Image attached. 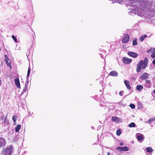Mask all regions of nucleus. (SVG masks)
I'll list each match as a JSON object with an SVG mask.
<instances>
[{"label": "nucleus", "instance_id": "obj_1", "mask_svg": "<svg viewBox=\"0 0 155 155\" xmlns=\"http://www.w3.org/2000/svg\"><path fill=\"white\" fill-rule=\"evenodd\" d=\"M148 62V60L147 58H145L143 60L140 61L137 65L136 69L137 72L139 73L141 70L145 69L147 66Z\"/></svg>", "mask_w": 155, "mask_h": 155}, {"label": "nucleus", "instance_id": "obj_2", "mask_svg": "<svg viewBox=\"0 0 155 155\" xmlns=\"http://www.w3.org/2000/svg\"><path fill=\"white\" fill-rule=\"evenodd\" d=\"M13 151V147L11 146L3 148L2 153L4 155H11Z\"/></svg>", "mask_w": 155, "mask_h": 155}, {"label": "nucleus", "instance_id": "obj_3", "mask_svg": "<svg viewBox=\"0 0 155 155\" xmlns=\"http://www.w3.org/2000/svg\"><path fill=\"white\" fill-rule=\"evenodd\" d=\"M136 136L139 142H141L143 141L144 137L143 134L138 133L136 134Z\"/></svg>", "mask_w": 155, "mask_h": 155}, {"label": "nucleus", "instance_id": "obj_4", "mask_svg": "<svg viewBox=\"0 0 155 155\" xmlns=\"http://www.w3.org/2000/svg\"><path fill=\"white\" fill-rule=\"evenodd\" d=\"M134 12L135 14H137L138 15H140L141 16H143L144 14L143 13L144 11L142 10L141 8H138L137 9L134 10Z\"/></svg>", "mask_w": 155, "mask_h": 155}, {"label": "nucleus", "instance_id": "obj_5", "mask_svg": "<svg viewBox=\"0 0 155 155\" xmlns=\"http://www.w3.org/2000/svg\"><path fill=\"white\" fill-rule=\"evenodd\" d=\"M148 53H151V56L152 58L155 57V48H152L147 51Z\"/></svg>", "mask_w": 155, "mask_h": 155}, {"label": "nucleus", "instance_id": "obj_6", "mask_svg": "<svg viewBox=\"0 0 155 155\" xmlns=\"http://www.w3.org/2000/svg\"><path fill=\"white\" fill-rule=\"evenodd\" d=\"M130 37L127 34H125L124 35L123 38L122 40V41L124 43H127L129 40Z\"/></svg>", "mask_w": 155, "mask_h": 155}, {"label": "nucleus", "instance_id": "obj_7", "mask_svg": "<svg viewBox=\"0 0 155 155\" xmlns=\"http://www.w3.org/2000/svg\"><path fill=\"white\" fill-rule=\"evenodd\" d=\"M112 120L117 123H119L122 122L121 119L119 118L116 117H112Z\"/></svg>", "mask_w": 155, "mask_h": 155}, {"label": "nucleus", "instance_id": "obj_8", "mask_svg": "<svg viewBox=\"0 0 155 155\" xmlns=\"http://www.w3.org/2000/svg\"><path fill=\"white\" fill-rule=\"evenodd\" d=\"M123 62L125 64H129L132 61V60L126 57H124L122 60Z\"/></svg>", "mask_w": 155, "mask_h": 155}, {"label": "nucleus", "instance_id": "obj_9", "mask_svg": "<svg viewBox=\"0 0 155 155\" xmlns=\"http://www.w3.org/2000/svg\"><path fill=\"white\" fill-rule=\"evenodd\" d=\"M149 76V74H148L145 72L141 76L140 78L142 80H144L148 78Z\"/></svg>", "mask_w": 155, "mask_h": 155}, {"label": "nucleus", "instance_id": "obj_10", "mask_svg": "<svg viewBox=\"0 0 155 155\" xmlns=\"http://www.w3.org/2000/svg\"><path fill=\"white\" fill-rule=\"evenodd\" d=\"M117 150H119L120 151H128L129 150V148L127 147H118L117 148Z\"/></svg>", "mask_w": 155, "mask_h": 155}, {"label": "nucleus", "instance_id": "obj_11", "mask_svg": "<svg viewBox=\"0 0 155 155\" xmlns=\"http://www.w3.org/2000/svg\"><path fill=\"white\" fill-rule=\"evenodd\" d=\"M6 142L5 139L3 138H0V147L4 146L5 145Z\"/></svg>", "mask_w": 155, "mask_h": 155}, {"label": "nucleus", "instance_id": "obj_12", "mask_svg": "<svg viewBox=\"0 0 155 155\" xmlns=\"http://www.w3.org/2000/svg\"><path fill=\"white\" fill-rule=\"evenodd\" d=\"M127 54L130 56L134 58H136L138 55L136 53L130 51L128 52Z\"/></svg>", "mask_w": 155, "mask_h": 155}, {"label": "nucleus", "instance_id": "obj_13", "mask_svg": "<svg viewBox=\"0 0 155 155\" xmlns=\"http://www.w3.org/2000/svg\"><path fill=\"white\" fill-rule=\"evenodd\" d=\"M145 86L147 87L150 88L151 86V83L149 80H146L145 81Z\"/></svg>", "mask_w": 155, "mask_h": 155}, {"label": "nucleus", "instance_id": "obj_14", "mask_svg": "<svg viewBox=\"0 0 155 155\" xmlns=\"http://www.w3.org/2000/svg\"><path fill=\"white\" fill-rule=\"evenodd\" d=\"M15 82L17 87L18 88H20V85L19 79L18 78H15Z\"/></svg>", "mask_w": 155, "mask_h": 155}, {"label": "nucleus", "instance_id": "obj_15", "mask_svg": "<svg viewBox=\"0 0 155 155\" xmlns=\"http://www.w3.org/2000/svg\"><path fill=\"white\" fill-rule=\"evenodd\" d=\"M124 83L127 89L129 90H130L131 89V87L130 86V82L127 80H125Z\"/></svg>", "mask_w": 155, "mask_h": 155}, {"label": "nucleus", "instance_id": "obj_16", "mask_svg": "<svg viewBox=\"0 0 155 155\" xmlns=\"http://www.w3.org/2000/svg\"><path fill=\"white\" fill-rule=\"evenodd\" d=\"M109 75L112 76L117 77L118 75V73L115 71H112L110 72Z\"/></svg>", "mask_w": 155, "mask_h": 155}, {"label": "nucleus", "instance_id": "obj_17", "mask_svg": "<svg viewBox=\"0 0 155 155\" xmlns=\"http://www.w3.org/2000/svg\"><path fill=\"white\" fill-rule=\"evenodd\" d=\"M21 125H18L15 128V130L16 133L18 132L19 130L21 129Z\"/></svg>", "mask_w": 155, "mask_h": 155}, {"label": "nucleus", "instance_id": "obj_18", "mask_svg": "<svg viewBox=\"0 0 155 155\" xmlns=\"http://www.w3.org/2000/svg\"><path fill=\"white\" fill-rule=\"evenodd\" d=\"M28 83H25L23 90L22 92V94H23L25 92H26L28 89Z\"/></svg>", "mask_w": 155, "mask_h": 155}, {"label": "nucleus", "instance_id": "obj_19", "mask_svg": "<svg viewBox=\"0 0 155 155\" xmlns=\"http://www.w3.org/2000/svg\"><path fill=\"white\" fill-rule=\"evenodd\" d=\"M137 89L138 91H140L143 89V87L140 85H138L137 86Z\"/></svg>", "mask_w": 155, "mask_h": 155}, {"label": "nucleus", "instance_id": "obj_20", "mask_svg": "<svg viewBox=\"0 0 155 155\" xmlns=\"http://www.w3.org/2000/svg\"><path fill=\"white\" fill-rule=\"evenodd\" d=\"M146 150L147 152L151 153L153 151V150L151 147H149L146 148Z\"/></svg>", "mask_w": 155, "mask_h": 155}, {"label": "nucleus", "instance_id": "obj_21", "mask_svg": "<svg viewBox=\"0 0 155 155\" xmlns=\"http://www.w3.org/2000/svg\"><path fill=\"white\" fill-rule=\"evenodd\" d=\"M147 37V35H142L140 38V40L141 41H143L145 38H146Z\"/></svg>", "mask_w": 155, "mask_h": 155}, {"label": "nucleus", "instance_id": "obj_22", "mask_svg": "<svg viewBox=\"0 0 155 155\" xmlns=\"http://www.w3.org/2000/svg\"><path fill=\"white\" fill-rule=\"evenodd\" d=\"M128 126L130 127H135V124L133 122L131 123L128 125Z\"/></svg>", "mask_w": 155, "mask_h": 155}, {"label": "nucleus", "instance_id": "obj_23", "mask_svg": "<svg viewBox=\"0 0 155 155\" xmlns=\"http://www.w3.org/2000/svg\"><path fill=\"white\" fill-rule=\"evenodd\" d=\"M111 1V0H110ZM111 1H113V3H114V2L118 3H120L122 1V0H111Z\"/></svg>", "mask_w": 155, "mask_h": 155}, {"label": "nucleus", "instance_id": "obj_24", "mask_svg": "<svg viewBox=\"0 0 155 155\" xmlns=\"http://www.w3.org/2000/svg\"><path fill=\"white\" fill-rule=\"evenodd\" d=\"M121 131L120 129H119L117 130L116 132V134L118 136H120L121 134Z\"/></svg>", "mask_w": 155, "mask_h": 155}, {"label": "nucleus", "instance_id": "obj_25", "mask_svg": "<svg viewBox=\"0 0 155 155\" xmlns=\"http://www.w3.org/2000/svg\"><path fill=\"white\" fill-rule=\"evenodd\" d=\"M132 44L133 45H137V42L136 40H133Z\"/></svg>", "mask_w": 155, "mask_h": 155}, {"label": "nucleus", "instance_id": "obj_26", "mask_svg": "<svg viewBox=\"0 0 155 155\" xmlns=\"http://www.w3.org/2000/svg\"><path fill=\"white\" fill-rule=\"evenodd\" d=\"M12 119L14 122H15L17 120V117L15 115H13L12 116Z\"/></svg>", "mask_w": 155, "mask_h": 155}, {"label": "nucleus", "instance_id": "obj_27", "mask_svg": "<svg viewBox=\"0 0 155 155\" xmlns=\"http://www.w3.org/2000/svg\"><path fill=\"white\" fill-rule=\"evenodd\" d=\"M129 106L131 108H132L133 109H134L135 107V105L133 104H130L129 105Z\"/></svg>", "mask_w": 155, "mask_h": 155}, {"label": "nucleus", "instance_id": "obj_28", "mask_svg": "<svg viewBox=\"0 0 155 155\" xmlns=\"http://www.w3.org/2000/svg\"><path fill=\"white\" fill-rule=\"evenodd\" d=\"M5 62L8 66H10L11 62L10 60L8 61H5Z\"/></svg>", "mask_w": 155, "mask_h": 155}, {"label": "nucleus", "instance_id": "obj_29", "mask_svg": "<svg viewBox=\"0 0 155 155\" xmlns=\"http://www.w3.org/2000/svg\"><path fill=\"white\" fill-rule=\"evenodd\" d=\"M12 38L14 40L15 42H17V39L14 36L12 35Z\"/></svg>", "mask_w": 155, "mask_h": 155}, {"label": "nucleus", "instance_id": "obj_30", "mask_svg": "<svg viewBox=\"0 0 155 155\" xmlns=\"http://www.w3.org/2000/svg\"><path fill=\"white\" fill-rule=\"evenodd\" d=\"M155 120V117L153 118H151L148 120V122L149 123Z\"/></svg>", "mask_w": 155, "mask_h": 155}, {"label": "nucleus", "instance_id": "obj_31", "mask_svg": "<svg viewBox=\"0 0 155 155\" xmlns=\"http://www.w3.org/2000/svg\"><path fill=\"white\" fill-rule=\"evenodd\" d=\"M30 69L29 68H28V71L27 75V78H28V77L29 76V74L30 73Z\"/></svg>", "mask_w": 155, "mask_h": 155}, {"label": "nucleus", "instance_id": "obj_32", "mask_svg": "<svg viewBox=\"0 0 155 155\" xmlns=\"http://www.w3.org/2000/svg\"><path fill=\"white\" fill-rule=\"evenodd\" d=\"M124 93V92L123 91H121L120 92L119 94L120 96H122L123 95Z\"/></svg>", "mask_w": 155, "mask_h": 155}, {"label": "nucleus", "instance_id": "obj_33", "mask_svg": "<svg viewBox=\"0 0 155 155\" xmlns=\"http://www.w3.org/2000/svg\"><path fill=\"white\" fill-rule=\"evenodd\" d=\"M5 61H8L9 60L8 59V58H5Z\"/></svg>", "mask_w": 155, "mask_h": 155}, {"label": "nucleus", "instance_id": "obj_34", "mask_svg": "<svg viewBox=\"0 0 155 155\" xmlns=\"http://www.w3.org/2000/svg\"><path fill=\"white\" fill-rule=\"evenodd\" d=\"M152 63L154 64H155V59L153 60Z\"/></svg>", "mask_w": 155, "mask_h": 155}, {"label": "nucleus", "instance_id": "obj_35", "mask_svg": "<svg viewBox=\"0 0 155 155\" xmlns=\"http://www.w3.org/2000/svg\"><path fill=\"white\" fill-rule=\"evenodd\" d=\"M120 144L121 146H122L123 145V143H120Z\"/></svg>", "mask_w": 155, "mask_h": 155}, {"label": "nucleus", "instance_id": "obj_36", "mask_svg": "<svg viewBox=\"0 0 155 155\" xmlns=\"http://www.w3.org/2000/svg\"><path fill=\"white\" fill-rule=\"evenodd\" d=\"M8 58L7 56L6 55H5V58Z\"/></svg>", "mask_w": 155, "mask_h": 155}, {"label": "nucleus", "instance_id": "obj_37", "mask_svg": "<svg viewBox=\"0 0 155 155\" xmlns=\"http://www.w3.org/2000/svg\"><path fill=\"white\" fill-rule=\"evenodd\" d=\"M110 152H108L107 153V155H110Z\"/></svg>", "mask_w": 155, "mask_h": 155}, {"label": "nucleus", "instance_id": "obj_38", "mask_svg": "<svg viewBox=\"0 0 155 155\" xmlns=\"http://www.w3.org/2000/svg\"><path fill=\"white\" fill-rule=\"evenodd\" d=\"M153 92L155 94V89L153 90Z\"/></svg>", "mask_w": 155, "mask_h": 155}, {"label": "nucleus", "instance_id": "obj_39", "mask_svg": "<svg viewBox=\"0 0 155 155\" xmlns=\"http://www.w3.org/2000/svg\"><path fill=\"white\" fill-rule=\"evenodd\" d=\"M1 48L0 47V51H1Z\"/></svg>", "mask_w": 155, "mask_h": 155}]
</instances>
